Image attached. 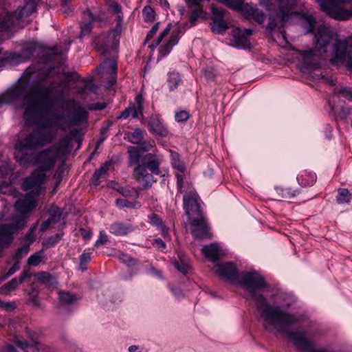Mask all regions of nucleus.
<instances>
[{
    "instance_id": "423d86ee",
    "label": "nucleus",
    "mask_w": 352,
    "mask_h": 352,
    "mask_svg": "<svg viewBox=\"0 0 352 352\" xmlns=\"http://www.w3.org/2000/svg\"><path fill=\"white\" fill-rule=\"evenodd\" d=\"M329 17L338 21L352 19V0H316Z\"/></svg>"
},
{
    "instance_id": "a19ab883",
    "label": "nucleus",
    "mask_w": 352,
    "mask_h": 352,
    "mask_svg": "<svg viewBox=\"0 0 352 352\" xmlns=\"http://www.w3.org/2000/svg\"><path fill=\"white\" fill-rule=\"evenodd\" d=\"M52 118L56 121V125L57 128H59L63 131L67 129L66 122H62L65 118V116L62 113H56L52 116Z\"/></svg>"
},
{
    "instance_id": "4468645a",
    "label": "nucleus",
    "mask_w": 352,
    "mask_h": 352,
    "mask_svg": "<svg viewBox=\"0 0 352 352\" xmlns=\"http://www.w3.org/2000/svg\"><path fill=\"white\" fill-rule=\"evenodd\" d=\"M334 58L331 60L333 65H337L340 61L346 59L349 55L352 54L349 43L346 40H337L333 45Z\"/></svg>"
},
{
    "instance_id": "f03ea898",
    "label": "nucleus",
    "mask_w": 352,
    "mask_h": 352,
    "mask_svg": "<svg viewBox=\"0 0 352 352\" xmlns=\"http://www.w3.org/2000/svg\"><path fill=\"white\" fill-rule=\"evenodd\" d=\"M237 283L248 291V296L255 302L256 309L265 322L264 327L266 329L271 326L276 329L280 324L298 323L301 321L300 317L284 311L280 306L270 305L263 294L256 292L267 286L264 278L256 272H242Z\"/></svg>"
},
{
    "instance_id": "49530a36",
    "label": "nucleus",
    "mask_w": 352,
    "mask_h": 352,
    "mask_svg": "<svg viewBox=\"0 0 352 352\" xmlns=\"http://www.w3.org/2000/svg\"><path fill=\"white\" fill-rule=\"evenodd\" d=\"M120 259L129 266H134L138 264V261L128 254L122 253L120 254Z\"/></svg>"
},
{
    "instance_id": "4c0bfd02",
    "label": "nucleus",
    "mask_w": 352,
    "mask_h": 352,
    "mask_svg": "<svg viewBox=\"0 0 352 352\" xmlns=\"http://www.w3.org/2000/svg\"><path fill=\"white\" fill-rule=\"evenodd\" d=\"M276 192L280 195V197L283 199H290L294 197L296 195L295 191L292 190L291 188H283L280 187L276 188Z\"/></svg>"
},
{
    "instance_id": "f704fd0d",
    "label": "nucleus",
    "mask_w": 352,
    "mask_h": 352,
    "mask_svg": "<svg viewBox=\"0 0 352 352\" xmlns=\"http://www.w3.org/2000/svg\"><path fill=\"white\" fill-rule=\"evenodd\" d=\"M116 205L119 208H140V204L138 201L131 202L128 201L126 198L123 199H116Z\"/></svg>"
},
{
    "instance_id": "cd10ccee",
    "label": "nucleus",
    "mask_w": 352,
    "mask_h": 352,
    "mask_svg": "<svg viewBox=\"0 0 352 352\" xmlns=\"http://www.w3.org/2000/svg\"><path fill=\"white\" fill-rule=\"evenodd\" d=\"M168 85L169 89L173 91L177 88L178 85L181 83L182 79L177 72L171 71L168 72Z\"/></svg>"
},
{
    "instance_id": "0e129e2a",
    "label": "nucleus",
    "mask_w": 352,
    "mask_h": 352,
    "mask_svg": "<svg viewBox=\"0 0 352 352\" xmlns=\"http://www.w3.org/2000/svg\"><path fill=\"white\" fill-rule=\"evenodd\" d=\"M202 72L205 78L208 80H212L215 78V74L212 70L204 69Z\"/></svg>"
},
{
    "instance_id": "774afa93",
    "label": "nucleus",
    "mask_w": 352,
    "mask_h": 352,
    "mask_svg": "<svg viewBox=\"0 0 352 352\" xmlns=\"http://www.w3.org/2000/svg\"><path fill=\"white\" fill-rule=\"evenodd\" d=\"M341 62H345V66L348 70L352 69V54L346 57V59Z\"/></svg>"
},
{
    "instance_id": "864d4df0",
    "label": "nucleus",
    "mask_w": 352,
    "mask_h": 352,
    "mask_svg": "<svg viewBox=\"0 0 352 352\" xmlns=\"http://www.w3.org/2000/svg\"><path fill=\"white\" fill-rule=\"evenodd\" d=\"M351 110L348 107H342L339 111L338 112V116L341 120H346L347 117L350 115Z\"/></svg>"
},
{
    "instance_id": "412c9836",
    "label": "nucleus",
    "mask_w": 352,
    "mask_h": 352,
    "mask_svg": "<svg viewBox=\"0 0 352 352\" xmlns=\"http://www.w3.org/2000/svg\"><path fill=\"white\" fill-rule=\"evenodd\" d=\"M150 131L155 135L166 136L168 133L166 129L163 126L161 119L157 115H152L148 120Z\"/></svg>"
},
{
    "instance_id": "39448f33",
    "label": "nucleus",
    "mask_w": 352,
    "mask_h": 352,
    "mask_svg": "<svg viewBox=\"0 0 352 352\" xmlns=\"http://www.w3.org/2000/svg\"><path fill=\"white\" fill-rule=\"evenodd\" d=\"M40 0H25V5L19 7L14 13L2 12L0 13V32H8L18 25L23 17H28L36 10Z\"/></svg>"
},
{
    "instance_id": "37998d69",
    "label": "nucleus",
    "mask_w": 352,
    "mask_h": 352,
    "mask_svg": "<svg viewBox=\"0 0 352 352\" xmlns=\"http://www.w3.org/2000/svg\"><path fill=\"white\" fill-rule=\"evenodd\" d=\"M30 250V248L28 245H23L20 248L17 249L15 254L13 256V259L15 261L19 262V261L23 256V255H25L28 253Z\"/></svg>"
},
{
    "instance_id": "20e7f679",
    "label": "nucleus",
    "mask_w": 352,
    "mask_h": 352,
    "mask_svg": "<svg viewBox=\"0 0 352 352\" xmlns=\"http://www.w3.org/2000/svg\"><path fill=\"white\" fill-rule=\"evenodd\" d=\"M140 164L133 170L134 179L144 188L151 187L154 182L153 174L160 173V161L158 157L153 153H147L142 157Z\"/></svg>"
},
{
    "instance_id": "f3484780",
    "label": "nucleus",
    "mask_w": 352,
    "mask_h": 352,
    "mask_svg": "<svg viewBox=\"0 0 352 352\" xmlns=\"http://www.w3.org/2000/svg\"><path fill=\"white\" fill-rule=\"evenodd\" d=\"M36 197L26 194L23 199H18L14 208L16 210L21 214H27L32 210L36 206Z\"/></svg>"
},
{
    "instance_id": "a18cd8bd",
    "label": "nucleus",
    "mask_w": 352,
    "mask_h": 352,
    "mask_svg": "<svg viewBox=\"0 0 352 352\" xmlns=\"http://www.w3.org/2000/svg\"><path fill=\"white\" fill-rule=\"evenodd\" d=\"M91 261V255L89 253H83L80 256V269L82 271L87 270V263Z\"/></svg>"
},
{
    "instance_id": "e433bc0d",
    "label": "nucleus",
    "mask_w": 352,
    "mask_h": 352,
    "mask_svg": "<svg viewBox=\"0 0 352 352\" xmlns=\"http://www.w3.org/2000/svg\"><path fill=\"white\" fill-rule=\"evenodd\" d=\"M117 187L113 186V188L119 192L121 195L124 196L125 197H130V196H137L138 192L136 190H135L133 188H130L128 186L122 187L116 184Z\"/></svg>"
},
{
    "instance_id": "7ed1b4c3",
    "label": "nucleus",
    "mask_w": 352,
    "mask_h": 352,
    "mask_svg": "<svg viewBox=\"0 0 352 352\" xmlns=\"http://www.w3.org/2000/svg\"><path fill=\"white\" fill-rule=\"evenodd\" d=\"M72 138L66 135L59 140L53 146L43 149L35 155H32V162L30 164L38 166L36 170L43 172L52 170L57 159L65 157L71 151Z\"/></svg>"
},
{
    "instance_id": "4be33fe9",
    "label": "nucleus",
    "mask_w": 352,
    "mask_h": 352,
    "mask_svg": "<svg viewBox=\"0 0 352 352\" xmlns=\"http://www.w3.org/2000/svg\"><path fill=\"white\" fill-rule=\"evenodd\" d=\"M201 252L210 261L213 263L217 261L223 255L219 246L214 243L205 245Z\"/></svg>"
},
{
    "instance_id": "69168bd1",
    "label": "nucleus",
    "mask_w": 352,
    "mask_h": 352,
    "mask_svg": "<svg viewBox=\"0 0 352 352\" xmlns=\"http://www.w3.org/2000/svg\"><path fill=\"white\" fill-rule=\"evenodd\" d=\"M300 54L305 60H308L311 58L315 54L312 50H309L301 52Z\"/></svg>"
},
{
    "instance_id": "680f3d73",
    "label": "nucleus",
    "mask_w": 352,
    "mask_h": 352,
    "mask_svg": "<svg viewBox=\"0 0 352 352\" xmlns=\"http://www.w3.org/2000/svg\"><path fill=\"white\" fill-rule=\"evenodd\" d=\"M109 9L113 13H119L121 11V7L120 5L114 1L111 2L109 5Z\"/></svg>"
},
{
    "instance_id": "09e8293b",
    "label": "nucleus",
    "mask_w": 352,
    "mask_h": 352,
    "mask_svg": "<svg viewBox=\"0 0 352 352\" xmlns=\"http://www.w3.org/2000/svg\"><path fill=\"white\" fill-rule=\"evenodd\" d=\"M175 267L182 274H186L188 272V265L183 261H175L173 263Z\"/></svg>"
},
{
    "instance_id": "c85d7f7f",
    "label": "nucleus",
    "mask_w": 352,
    "mask_h": 352,
    "mask_svg": "<svg viewBox=\"0 0 352 352\" xmlns=\"http://www.w3.org/2000/svg\"><path fill=\"white\" fill-rule=\"evenodd\" d=\"M210 25L212 32L217 34H221L226 32L228 28L222 19H213Z\"/></svg>"
},
{
    "instance_id": "6e6552de",
    "label": "nucleus",
    "mask_w": 352,
    "mask_h": 352,
    "mask_svg": "<svg viewBox=\"0 0 352 352\" xmlns=\"http://www.w3.org/2000/svg\"><path fill=\"white\" fill-rule=\"evenodd\" d=\"M293 0H280L278 2V10L271 12L269 17L268 28L274 29L276 27L283 28L285 21L289 19L291 14L292 4Z\"/></svg>"
},
{
    "instance_id": "338daca9",
    "label": "nucleus",
    "mask_w": 352,
    "mask_h": 352,
    "mask_svg": "<svg viewBox=\"0 0 352 352\" xmlns=\"http://www.w3.org/2000/svg\"><path fill=\"white\" fill-rule=\"evenodd\" d=\"M80 232L82 235V236L85 239V240H89L91 236V232L89 230H86V229H84V228H80Z\"/></svg>"
},
{
    "instance_id": "9b49d317",
    "label": "nucleus",
    "mask_w": 352,
    "mask_h": 352,
    "mask_svg": "<svg viewBox=\"0 0 352 352\" xmlns=\"http://www.w3.org/2000/svg\"><path fill=\"white\" fill-rule=\"evenodd\" d=\"M215 273L222 279L232 283H237L239 272L236 266L231 262L224 263L214 267Z\"/></svg>"
},
{
    "instance_id": "bf43d9fd",
    "label": "nucleus",
    "mask_w": 352,
    "mask_h": 352,
    "mask_svg": "<svg viewBox=\"0 0 352 352\" xmlns=\"http://www.w3.org/2000/svg\"><path fill=\"white\" fill-rule=\"evenodd\" d=\"M0 307L7 311H12L15 308V305L14 302H4L0 300Z\"/></svg>"
},
{
    "instance_id": "052dcab7",
    "label": "nucleus",
    "mask_w": 352,
    "mask_h": 352,
    "mask_svg": "<svg viewBox=\"0 0 352 352\" xmlns=\"http://www.w3.org/2000/svg\"><path fill=\"white\" fill-rule=\"evenodd\" d=\"M155 226L159 228L161 231L162 234L166 235L168 234V228H166V226L164 225L163 221H153Z\"/></svg>"
},
{
    "instance_id": "4d7b16f0",
    "label": "nucleus",
    "mask_w": 352,
    "mask_h": 352,
    "mask_svg": "<svg viewBox=\"0 0 352 352\" xmlns=\"http://www.w3.org/2000/svg\"><path fill=\"white\" fill-rule=\"evenodd\" d=\"M212 13L215 15L214 19H221L225 14V10L221 8L212 7Z\"/></svg>"
},
{
    "instance_id": "2f4dec72",
    "label": "nucleus",
    "mask_w": 352,
    "mask_h": 352,
    "mask_svg": "<svg viewBox=\"0 0 352 352\" xmlns=\"http://www.w3.org/2000/svg\"><path fill=\"white\" fill-rule=\"evenodd\" d=\"M59 299L63 304L71 305L76 302L78 298L76 295L70 292H59Z\"/></svg>"
},
{
    "instance_id": "f8f14e48",
    "label": "nucleus",
    "mask_w": 352,
    "mask_h": 352,
    "mask_svg": "<svg viewBox=\"0 0 352 352\" xmlns=\"http://www.w3.org/2000/svg\"><path fill=\"white\" fill-rule=\"evenodd\" d=\"M331 37V31L328 28L324 25L319 26L315 34L314 44L316 50L320 54L326 53Z\"/></svg>"
},
{
    "instance_id": "5701e85b",
    "label": "nucleus",
    "mask_w": 352,
    "mask_h": 352,
    "mask_svg": "<svg viewBox=\"0 0 352 352\" xmlns=\"http://www.w3.org/2000/svg\"><path fill=\"white\" fill-rule=\"evenodd\" d=\"M34 276L42 284H47L50 286H54L58 284L56 278L47 272L36 273L34 274Z\"/></svg>"
},
{
    "instance_id": "58836bf2",
    "label": "nucleus",
    "mask_w": 352,
    "mask_h": 352,
    "mask_svg": "<svg viewBox=\"0 0 352 352\" xmlns=\"http://www.w3.org/2000/svg\"><path fill=\"white\" fill-rule=\"evenodd\" d=\"M142 15L145 21L152 22L155 20L154 10L149 6H146L144 8Z\"/></svg>"
},
{
    "instance_id": "b1692460",
    "label": "nucleus",
    "mask_w": 352,
    "mask_h": 352,
    "mask_svg": "<svg viewBox=\"0 0 352 352\" xmlns=\"http://www.w3.org/2000/svg\"><path fill=\"white\" fill-rule=\"evenodd\" d=\"M178 41L179 37L177 34L173 32L168 41L160 48L159 52L160 55L162 56H165L169 54L172 48L178 43Z\"/></svg>"
},
{
    "instance_id": "a211bd4d",
    "label": "nucleus",
    "mask_w": 352,
    "mask_h": 352,
    "mask_svg": "<svg viewBox=\"0 0 352 352\" xmlns=\"http://www.w3.org/2000/svg\"><path fill=\"white\" fill-rule=\"evenodd\" d=\"M103 19L102 14L100 13L98 16H94L93 14L89 11L87 10L83 12V19L80 24V37L88 35L91 31V23L96 21H102Z\"/></svg>"
},
{
    "instance_id": "ea45409f",
    "label": "nucleus",
    "mask_w": 352,
    "mask_h": 352,
    "mask_svg": "<svg viewBox=\"0 0 352 352\" xmlns=\"http://www.w3.org/2000/svg\"><path fill=\"white\" fill-rule=\"evenodd\" d=\"M16 95V91L12 92H6L0 95V108L3 104H7L12 102Z\"/></svg>"
},
{
    "instance_id": "393cba45",
    "label": "nucleus",
    "mask_w": 352,
    "mask_h": 352,
    "mask_svg": "<svg viewBox=\"0 0 352 352\" xmlns=\"http://www.w3.org/2000/svg\"><path fill=\"white\" fill-rule=\"evenodd\" d=\"M111 166L110 162H106L100 168L95 170L93 175V177L90 182V184L94 186H97L100 184V178L107 175L109 168Z\"/></svg>"
},
{
    "instance_id": "473e14b6",
    "label": "nucleus",
    "mask_w": 352,
    "mask_h": 352,
    "mask_svg": "<svg viewBox=\"0 0 352 352\" xmlns=\"http://www.w3.org/2000/svg\"><path fill=\"white\" fill-rule=\"evenodd\" d=\"M248 12H249L250 15L256 21H257L260 23H263L265 19V14H264V12L256 8L250 7Z\"/></svg>"
},
{
    "instance_id": "79ce46f5",
    "label": "nucleus",
    "mask_w": 352,
    "mask_h": 352,
    "mask_svg": "<svg viewBox=\"0 0 352 352\" xmlns=\"http://www.w3.org/2000/svg\"><path fill=\"white\" fill-rule=\"evenodd\" d=\"M37 223L32 226L29 232L25 234V239L26 241V243L24 244L25 245L30 246V244H32L35 240H36V236L34 234V232L36 228Z\"/></svg>"
},
{
    "instance_id": "6ab92c4d",
    "label": "nucleus",
    "mask_w": 352,
    "mask_h": 352,
    "mask_svg": "<svg viewBox=\"0 0 352 352\" xmlns=\"http://www.w3.org/2000/svg\"><path fill=\"white\" fill-rule=\"evenodd\" d=\"M169 153L173 167L179 172L176 173V177L177 179L178 186L181 188L184 179L183 173H184L186 168L183 162L180 160L179 155L177 153L172 150H170Z\"/></svg>"
},
{
    "instance_id": "c03bdc74",
    "label": "nucleus",
    "mask_w": 352,
    "mask_h": 352,
    "mask_svg": "<svg viewBox=\"0 0 352 352\" xmlns=\"http://www.w3.org/2000/svg\"><path fill=\"white\" fill-rule=\"evenodd\" d=\"M43 259L42 256L40 253L36 252L34 254H32L28 259V264L32 266H37L41 262Z\"/></svg>"
},
{
    "instance_id": "0eeeda50",
    "label": "nucleus",
    "mask_w": 352,
    "mask_h": 352,
    "mask_svg": "<svg viewBox=\"0 0 352 352\" xmlns=\"http://www.w3.org/2000/svg\"><path fill=\"white\" fill-rule=\"evenodd\" d=\"M46 179L45 173L36 169L23 179L21 188L23 190L28 192L27 194L37 197L45 191L44 184Z\"/></svg>"
},
{
    "instance_id": "8fccbe9b",
    "label": "nucleus",
    "mask_w": 352,
    "mask_h": 352,
    "mask_svg": "<svg viewBox=\"0 0 352 352\" xmlns=\"http://www.w3.org/2000/svg\"><path fill=\"white\" fill-rule=\"evenodd\" d=\"M336 94H339L347 98L349 101H352V90L348 87L336 89Z\"/></svg>"
},
{
    "instance_id": "dca6fc26",
    "label": "nucleus",
    "mask_w": 352,
    "mask_h": 352,
    "mask_svg": "<svg viewBox=\"0 0 352 352\" xmlns=\"http://www.w3.org/2000/svg\"><path fill=\"white\" fill-rule=\"evenodd\" d=\"M66 103L75 108L70 119V123L75 126H78L87 120V111L80 106H77V103L73 99H67Z\"/></svg>"
},
{
    "instance_id": "6e6d98bb",
    "label": "nucleus",
    "mask_w": 352,
    "mask_h": 352,
    "mask_svg": "<svg viewBox=\"0 0 352 352\" xmlns=\"http://www.w3.org/2000/svg\"><path fill=\"white\" fill-rule=\"evenodd\" d=\"M63 235V233H58L56 234L54 236L50 237L47 241V244H49L51 246L54 245L61 239Z\"/></svg>"
},
{
    "instance_id": "72a5a7b5",
    "label": "nucleus",
    "mask_w": 352,
    "mask_h": 352,
    "mask_svg": "<svg viewBox=\"0 0 352 352\" xmlns=\"http://www.w3.org/2000/svg\"><path fill=\"white\" fill-rule=\"evenodd\" d=\"M144 133H145L144 131H142L140 129H135L134 131L130 133V135H129V141L133 144H140L143 140Z\"/></svg>"
},
{
    "instance_id": "c9c22d12",
    "label": "nucleus",
    "mask_w": 352,
    "mask_h": 352,
    "mask_svg": "<svg viewBox=\"0 0 352 352\" xmlns=\"http://www.w3.org/2000/svg\"><path fill=\"white\" fill-rule=\"evenodd\" d=\"M302 25L306 29V33L311 32L316 25V20L312 16H307L303 18Z\"/></svg>"
},
{
    "instance_id": "ddd939ff",
    "label": "nucleus",
    "mask_w": 352,
    "mask_h": 352,
    "mask_svg": "<svg viewBox=\"0 0 352 352\" xmlns=\"http://www.w3.org/2000/svg\"><path fill=\"white\" fill-rule=\"evenodd\" d=\"M252 34V29L234 28L231 33V45L239 49L250 47L248 37Z\"/></svg>"
},
{
    "instance_id": "aec40b11",
    "label": "nucleus",
    "mask_w": 352,
    "mask_h": 352,
    "mask_svg": "<svg viewBox=\"0 0 352 352\" xmlns=\"http://www.w3.org/2000/svg\"><path fill=\"white\" fill-rule=\"evenodd\" d=\"M192 234L196 238H210L208 227L206 221H190Z\"/></svg>"
},
{
    "instance_id": "5fc2aeb1",
    "label": "nucleus",
    "mask_w": 352,
    "mask_h": 352,
    "mask_svg": "<svg viewBox=\"0 0 352 352\" xmlns=\"http://www.w3.org/2000/svg\"><path fill=\"white\" fill-rule=\"evenodd\" d=\"M107 241H108V237L106 235L105 232L104 231H100L99 238L95 243L94 245L96 247H98V246L104 245V243H106L107 242Z\"/></svg>"
},
{
    "instance_id": "603ef678",
    "label": "nucleus",
    "mask_w": 352,
    "mask_h": 352,
    "mask_svg": "<svg viewBox=\"0 0 352 352\" xmlns=\"http://www.w3.org/2000/svg\"><path fill=\"white\" fill-rule=\"evenodd\" d=\"M128 108L130 110V116L133 118H138L140 115L142 116L143 114V108H140V111H139V107L135 105L129 107Z\"/></svg>"
},
{
    "instance_id": "2eb2a0df",
    "label": "nucleus",
    "mask_w": 352,
    "mask_h": 352,
    "mask_svg": "<svg viewBox=\"0 0 352 352\" xmlns=\"http://www.w3.org/2000/svg\"><path fill=\"white\" fill-rule=\"evenodd\" d=\"M18 226L15 223L0 225V248L8 246L14 239Z\"/></svg>"
},
{
    "instance_id": "a878e982",
    "label": "nucleus",
    "mask_w": 352,
    "mask_h": 352,
    "mask_svg": "<svg viewBox=\"0 0 352 352\" xmlns=\"http://www.w3.org/2000/svg\"><path fill=\"white\" fill-rule=\"evenodd\" d=\"M111 232L116 235H124L131 230V227L122 221H116L111 226Z\"/></svg>"
},
{
    "instance_id": "de8ad7c7",
    "label": "nucleus",
    "mask_w": 352,
    "mask_h": 352,
    "mask_svg": "<svg viewBox=\"0 0 352 352\" xmlns=\"http://www.w3.org/2000/svg\"><path fill=\"white\" fill-rule=\"evenodd\" d=\"M48 213L52 218L58 219H60L62 214L60 208L55 206H52L50 208Z\"/></svg>"
},
{
    "instance_id": "f257e3e1",
    "label": "nucleus",
    "mask_w": 352,
    "mask_h": 352,
    "mask_svg": "<svg viewBox=\"0 0 352 352\" xmlns=\"http://www.w3.org/2000/svg\"><path fill=\"white\" fill-rule=\"evenodd\" d=\"M59 95L54 82L47 85H36L25 94L24 120L27 124H36L38 127L15 144V159L21 166H25L32 162V154L25 151L43 147L56 138V130L52 128L49 121L42 124L40 121L53 107Z\"/></svg>"
},
{
    "instance_id": "13d9d810",
    "label": "nucleus",
    "mask_w": 352,
    "mask_h": 352,
    "mask_svg": "<svg viewBox=\"0 0 352 352\" xmlns=\"http://www.w3.org/2000/svg\"><path fill=\"white\" fill-rule=\"evenodd\" d=\"M19 269V262L16 261L14 265L9 269L8 272L6 274V276L3 279H6L13 274H14Z\"/></svg>"
},
{
    "instance_id": "9d476101",
    "label": "nucleus",
    "mask_w": 352,
    "mask_h": 352,
    "mask_svg": "<svg viewBox=\"0 0 352 352\" xmlns=\"http://www.w3.org/2000/svg\"><path fill=\"white\" fill-rule=\"evenodd\" d=\"M184 206L189 220H204V216L195 194L184 195Z\"/></svg>"
},
{
    "instance_id": "bb28decb",
    "label": "nucleus",
    "mask_w": 352,
    "mask_h": 352,
    "mask_svg": "<svg viewBox=\"0 0 352 352\" xmlns=\"http://www.w3.org/2000/svg\"><path fill=\"white\" fill-rule=\"evenodd\" d=\"M23 283V278H18L15 277L3 285L0 289L1 293L7 294L10 292L14 290L19 285Z\"/></svg>"
},
{
    "instance_id": "3c124183",
    "label": "nucleus",
    "mask_w": 352,
    "mask_h": 352,
    "mask_svg": "<svg viewBox=\"0 0 352 352\" xmlns=\"http://www.w3.org/2000/svg\"><path fill=\"white\" fill-rule=\"evenodd\" d=\"M189 113L186 111H180L175 113V118L179 122H186L189 118Z\"/></svg>"
},
{
    "instance_id": "e2e57ef3",
    "label": "nucleus",
    "mask_w": 352,
    "mask_h": 352,
    "mask_svg": "<svg viewBox=\"0 0 352 352\" xmlns=\"http://www.w3.org/2000/svg\"><path fill=\"white\" fill-rule=\"evenodd\" d=\"M159 25L160 23H156L153 26V28H151V30L148 32L147 34V36H146V40H148L150 39L151 38H152L155 34V33L157 32V31L158 30V28H159Z\"/></svg>"
},
{
    "instance_id": "c756f323",
    "label": "nucleus",
    "mask_w": 352,
    "mask_h": 352,
    "mask_svg": "<svg viewBox=\"0 0 352 352\" xmlns=\"http://www.w3.org/2000/svg\"><path fill=\"white\" fill-rule=\"evenodd\" d=\"M352 195L346 188H340L338 190L337 201L339 204H346L351 201Z\"/></svg>"
},
{
    "instance_id": "1a4fd4ad",
    "label": "nucleus",
    "mask_w": 352,
    "mask_h": 352,
    "mask_svg": "<svg viewBox=\"0 0 352 352\" xmlns=\"http://www.w3.org/2000/svg\"><path fill=\"white\" fill-rule=\"evenodd\" d=\"M139 144L138 146H130L128 147V164L130 166L139 164L145 155L144 153L151 150L154 147L155 143L154 141H142Z\"/></svg>"
},
{
    "instance_id": "7c9ffc66",
    "label": "nucleus",
    "mask_w": 352,
    "mask_h": 352,
    "mask_svg": "<svg viewBox=\"0 0 352 352\" xmlns=\"http://www.w3.org/2000/svg\"><path fill=\"white\" fill-rule=\"evenodd\" d=\"M102 66L105 67H109V70L111 71V74L113 75V77L112 79L109 81L110 85H113L116 82V78L115 77L116 71H117V65L116 62L114 60H105L102 64Z\"/></svg>"
}]
</instances>
